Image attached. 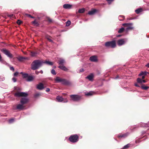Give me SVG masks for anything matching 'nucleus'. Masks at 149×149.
I'll use <instances>...</instances> for the list:
<instances>
[{
    "instance_id": "f257e3e1",
    "label": "nucleus",
    "mask_w": 149,
    "mask_h": 149,
    "mask_svg": "<svg viewBox=\"0 0 149 149\" xmlns=\"http://www.w3.org/2000/svg\"><path fill=\"white\" fill-rule=\"evenodd\" d=\"M28 95V94L27 93L24 92H18L15 93L14 94L15 96L16 97H24L22 98L20 100V103L23 105L26 104L29 101V99L26 97Z\"/></svg>"
},
{
    "instance_id": "f03ea898",
    "label": "nucleus",
    "mask_w": 149,
    "mask_h": 149,
    "mask_svg": "<svg viewBox=\"0 0 149 149\" xmlns=\"http://www.w3.org/2000/svg\"><path fill=\"white\" fill-rule=\"evenodd\" d=\"M43 64V61L40 60H36L32 63L31 69L33 70H37L41 67Z\"/></svg>"
},
{
    "instance_id": "7ed1b4c3",
    "label": "nucleus",
    "mask_w": 149,
    "mask_h": 149,
    "mask_svg": "<svg viewBox=\"0 0 149 149\" xmlns=\"http://www.w3.org/2000/svg\"><path fill=\"white\" fill-rule=\"evenodd\" d=\"M79 139V136L77 134L71 135L69 138V140L72 143H76L77 142Z\"/></svg>"
},
{
    "instance_id": "20e7f679",
    "label": "nucleus",
    "mask_w": 149,
    "mask_h": 149,
    "mask_svg": "<svg viewBox=\"0 0 149 149\" xmlns=\"http://www.w3.org/2000/svg\"><path fill=\"white\" fill-rule=\"evenodd\" d=\"M22 77L26 79V81L28 82L32 81L34 79L33 76L29 75L27 73L22 74Z\"/></svg>"
},
{
    "instance_id": "39448f33",
    "label": "nucleus",
    "mask_w": 149,
    "mask_h": 149,
    "mask_svg": "<svg viewBox=\"0 0 149 149\" xmlns=\"http://www.w3.org/2000/svg\"><path fill=\"white\" fill-rule=\"evenodd\" d=\"M105 45L106 47H110L112 48H114L116 46V42L114 40L106 42Z\"/></svg>"
},
{
    "instance_id": "423d86ee",
    "label": "nucleus",
    "mask_w": 149,
    "mask_h": 149,
    "mask_svg": "<svg viewBox=\"0 0 149 149\" xmlns=\"http://www.w3.org/2000/svg\"><path fill=\"white\" fill-rule=\"evenodd\" d=\"M127 41L128 39L127 38L119 39L117 42V45L119 46H121L124 45Z\"/></svg>"
},
{
    "instance_id": "0eeeda50",
    "label": "nucleus",
    "mask_w": 149,
    "mask_h": 149,
    "mask_svg": "<svg viewBox=\"0 0 149 149\" xmlns=\"http://www.w3.org/2000/svg\"><path fill=\"white\" fill-rule=\"evenodd\" d=\"M1 51L4 54L6 55L8 57L11 58L13 57L12 55L10 53V52L6 49H3Z\"/></svg>"
},
{
    "instance_id": "6e6552de",
    "label": "nucleus",
    "mask_w": 149,
    "mask_h": 149,
    "mask_svg": "<svg viewBox=\"0 0 149 149\" xmlns=\"http://www.w3.org/2000/svg\"><path fill=\"white\" fill-rule=\"evenodd\" d=\"M70 97L72 100L74 101H79L81 100V97L78 95H70Z\"/></svg>"
},
{
    "instance_id": "1a4fd4ad",
    "label": "nucleus",
    "mask_w": 149,
    "mask_h": 149,
    "mask_svg": "<svg viewBox=\"0 0 149 149\" xmlns=\"http://www.w3.org/2000/svg\"><path fill=\"white\" fill-rule=\"evenodd\" d=\"M130 132H127L124 134H120L117 136V137L119 138H125L129 135Z\"/></svg>"
},
{
    "instance_id": "9d476101",
    "label": "nucleus",
    "mask_w": 149,
    "mask_h": 149,
    "mask_svg": "<svg viewBox=\"0 0 149 149\" xmlns=\"http://www.w3.org/2000/svg\"><path fill=\"white\" fill-rule=\"evenodd\" d=\"M24 107L23 106V105L21 103V104H18L17 106L15 108H14L13 109L14 110L19 109L20 110H23L24 109Z\"/></svg>"
},
{
    "instance_id": "9b49d317",
    "label": "nucleus",
    "mask_w": 149,
    "mask_h": 149,
    "mask_svg": "<svg viewBox=\"0 0 149 149\" xmlns=\"http://www.w3.org/2000/svg\"><path fill=\"white\" fill-rule=\"evenodd\" d=\"M61 84L65 85H70L71 84V82L69 80L63 79Z\"/></svg>"
},
{
    "instance_id": "f8f14e48",
    "label": "nucleus",
    "mask_w": 149,
    "mask_h": 149,
    "mask_svg": "<svg viewBox=\"0 0 149 149\" xmlns=\"http://www.w3.org/2000/svg\"><path fill=\"white\" fill-rule=\"evenodd\" d=\"M89 60L92 62H97L98 61L97 56L95 55H93L91 56Z\"/></svg>"
},
{
    "instance_id": "ddd939ff",
    "label": "nucleus",
    "mask_w": 149,
    "mask_h": 149,
    "mask_svg": "<svg viewBox=\"0 0 149 149\" xmlns=\"http://www.w3.org/2000/svg\"><path fill=\"white\" fill-rule=\"evenodd\" d=\"M19 62H23L26 60H28L29 58L27 57L19 56L17 58Z\"/></svg>"
},
{
    "instance_id": "4468645a",
    "label": "nucleus",
    "mask_w": 149,
    "mask_h": 149,
    "mask_svg": "<svg viewBox=\"0 0 149 149\" xmlns=\"http://www.w3.org/2000/svg\"><path fill=\"white\" fill-rule=\"evenodd\" d=\"M36 88L38 90H41L44 89L45 87L42 83H40L37 86Z\"/></svg>"
},
{
    "instance_id": "2eb2a0df",
    "label": "nucleus",
    "mask_w": 149,
    "mask_h": 149,
    "mask_svg": "<svg viewBox=\"0 0 149 149\" xmlns=\"http://www.w3.org/2000/svg\"><path fill=\"white\" fill-rule=\"evenodd\" d=\"M94 75L93 73H91L90 75H88L86 78L88 79L90 81H93V80Z\"/></svg>"
},
{
    "instance_id": "dca6fc26",
    "label": "nucleus",
    "mask_w": 149,
    "mask_h": 149,
    "mask_svg": "<svg viewBox=\"0 0 149 149\" xmlns=\"http://www.w3.org/2000/svg\"><path fill=\"white\" fill-rule=\"evenodd\" d=\"M97 11V10L95 9H92L91 10L88 11V14L90 15H93L95 14Z\"/></svg>"
},
{
    "instance_id": "f3484780",
    "label": "nucleus",
    "mask_w": 149,
    "mask_h": 149,
    "mask_svg": "<svg viewBox=\"0 0 149 149\" xmlns=\"http://www.w3.org/2000/svg\"><path fill=\"white\" fill-rule=\"evenodd\" d=\"M148 124L143 123H141L138 125H137V127H148Z\"/></svg>"
},
{
    "instance_id": "a211bd4d",
    "label": "nucleus",
    "mask_w": 149,
    "mask_h": 149,
    "mask_svg": "<svg viewBox=\"0 0 149 149\" xmlns=\"http://www.w3.org/2000/svg\"><path fill=\"white\" fill-rule=\"evenodd\" d=\"M65 63V59L63 58H60L59 61L58 62V63L60 65H64V64Z\"/></svg>"
},
{
    "instance_id": "6ab92c4d",
    "label": "nucleus",
    "mask_w": 149,
    "mask_h": 149,
    "mask_svg": "<svg viewBox=\"0 0 149 149\" xmlns=\"http://www.w3.org/2000/svg\"><path fill=\"white\" fill-rule=\"evenodd\" d=\"M58 67L61 69L65 71H67L68 70V69L64 65H59L58 66Z\"/></svg>"
},
{
    "instance_id": "aec40b11",
    "label": "nucleus",
    "mask_w": 149,
    "mask_h": 149,
    "mask_svg": "<svg viewBox=\"0 0 149 149\" xmlns=\"http://www.w3.org/2000/svg\"><path fill=\"white\" fill-rule=\"evenodd\" d=\"M137 83L142 84L143 83H145L146 82V81L144 80H143L139 78H138L137 79Z\"/></svg>"
},
{
    "instance_id": "412c9836",
    "label": "nucleus",
    "mask_w": 149,
    "mask_h": 149,
    "mask_svg": "<svg viewBox=\"0 0 149 149\" xmlns=\"http://www.w3.org/2000/svg\"><path fill=\"white\" fill-rule=\"evenodd\" d=\"M72 5L69 4H65L63 5V7L66 9H69L71 8Z\"/></svg>"
},
{
    "instance_id": "4be33fe9",
    "label": "nucleus",
    "mask_w": 149,
    "mask_h": 149,
    "mask_svg": "<svg viewBox=\"0 0 149 149\" xmlns=\"http://www.w3.org/2000/svg\"><path fill=\"white\" fill-rule=\"evenodd\" d=\"M63 79L59 77H56L55 80L56 83H61Z\"/></svg>"
},
{
    "instance_id": "5701e85b",
    "label": "nucleus",
    "mask_w": 149,
    "mask_h": 149,
    "mask_svg": "<svg viewBox=\"0 0 149 149\" xmlns=\"http://www.w3.org/2000/svg\"><path fill=\"white\" fill-rule=\"evenodd\" d=\"M95 93V92L93 91H91L85 93V95L87 96H90L92 95Z\"/></svg>"
},
{
    "instance_id": "b1692460",
    "label": "nucleus",
    "mask_w": 149,
    "mask_h": 149,
    "mask_svg": "<svg viewBox=\"0 0 149 149\" xmlns=\"http://www.w3.org/2000/svg\"><path fill=\"white\" fill-rule=\"evenodd\" d=\"M123 26H126L127 27L131 26L133 25V24L132 23H125L122 24Z\"/></svg>"
},
{
    "instance_id": "393cba45",
    "label": "nucleus",
    "mask_w": 149,
    "mask_h": 149,
    "mask_svg": "<svg viewBox=\"0 0 149 149\" xmlns=\"http://www.w3.org/2000/svg\"><path fill=\"white\" fill-rule=\"evenodd\" d=\"M56 99L58 102H62L63 100V97L59 96L56 97Z\"/></svg>"
},
{
    "instance_id": "a878e982",
    "label": "nucleus",
    "mask_w": 149,
    "mask_h": 149,
    "mask_svg": "<svg viewBox=\"0 0 149 149\" xmlns=\"http://www.w3.org/2000/svg\"><path fill=\"white\" fill-rule=\"evenodd\" d=\"M148 73V72L146 71H141L140 74H139V76H141L142 75L146 76L147 75V74Z\"/></svg>"
},
{
    "instance_id": "bb28decb",
    "label": "nucleus",
    "mask_w": 149,
    "mask_h": 149,
    "mask_svg": "<svg viewBox=\"0 0 149 149\" xmlns=\"http://www.w3.org/2000/svg\"><path fill=\"white\" fill-rule=\"evenodd\" d=\"M134 29V27L133 26H129L128 27H127L125 29V31H126V32H127L130 30H133V29Z\"/></svg>"
},
{
    "instance_id": "cd10ccee",
    "label": "nucleus",
    "mask_w": 149,
    "mask_h": 149,
    "mask_svg": "<svg viewBox=\"0 0 149 149\" xmlns=\"http://www.w3.org/2000/svg\"><path fill=\"white\" fill-rule=\"evenodd\" d=\"M44 63H45L47 65H52L53 64V62L47 61H43V64Z\"/></svg>"
},
{
    "instance_id": "c85d7f7f",
    "label": "nucleus",
    "mask_w": 149,
    "mask_h": 149,
    "mask_svg": "<svg viewBox=\"0 0 149 149\" xmlns=\"http://www.w3.org/2000/svg\"><path fill=\"white\" fill-rule=\"evenodd\" d=\"M143 10V9L142 8H138L135 10V12L137 14H139L140 13L142 12Z\"/></svg>"
},
{
    "instance_id": "c756f323",
    "label": "nucleus",
    "mask_w": 149,
    "mask_h": 149,
    "mask_svg": "<svg viewBox=\"0 0 149 149\" xmlns=\"http://www.w3.org/2000/svg\"><path fill=\"white\" fill-rule=\"evenodd\" d=\"M130 144H127L124 146L121 149H127L130 147Z\"/></svg>"
},
{
    "instance_id": "7c9ffc66",
    "label": "nucleus",
    "mask_w": 149,
    "mask_h": 149,
    "mask_svg": "<svg viewBox=\"0 0 149 149\" xmlns=\"http://www.w3.org/2000/svg\"><path fill=\"white\" fill-rule=\"evenodd\" d=\"M125 17L124 16L122 15H119L118 16V18L120 21H122L124 20V19Z\"/></svg>"
},
{
    "instance_id": "2f4dec72",
    "label": "nucleus",
    "mask_w": 149,
    "mask_h": 149,
    "mask_svg": "<svg viewBox=\"0 0 149 149\" xmlns=\"http://www.w3.org/2000/svg\"><path fill=\"white\" fill-rule=\"evenodd\" d=\"M125 30L124 28L123 27H122L121 28L119 29L118 32L119 33H121L123 32Z\"/></svg>"
},
{
    "instance_id": "473e14b6",
    "label": "nucleus",
    "mask_w": 149,
    "mask_h": 149,
    "mask_svg": "<svg viewBox=\"0 0 149 149\" xmlns=\"http://www.w3.org/2000/svg\"><path fill=\"white\" fill-rule=\"evenodd\" d=\"M85 11V9L84 8L81 9H79L78 10V12L79 13H84Z\"/></svg>"
},
{
    "instance_id": "72a5a7b5",
    "label": "nucleus",
    "mask_w": 149,
    "mask_h": 149,
    "mask_svg": "<svg viewBox=\"0 0 149 149\" xmlns=\"http://www.w3.org/2000/svg\"><path fill=\"white\" fill-rule=\"evenodd\" d=\"M51 38V37L49 36L48 35L46 36V38L47 39V40L52 43L54 42L53 41L50 39Z\"/></svg>"
},
{
    "instance_id": "f704fd0d",
    "label": "nucleus",
    "mask_w": 149,
    "mask_h": 149,
    "mask_svg": "<svg viewBox=\"0 0 149 149\" xmlns=\"http://www.w3.org/2000/svg\"><path fill=\"white\" fill-rule=\"evenodd\" d=\"M32 23L34 24V25L36 26H38L39 25V23L36 21V19L34 20L32 22Z\"/></svg>"
},
{
    "instance_id": "c9c22d12",
    "label": "nucleus",
    "mask_w": 149,
    "mask_h": 149,
    "mask_svg": "<svg viewBox=\"0 0 149 149\" xmlns=\"http://www.w3.org/2000/svg\"><path fill=\"white\" fill-rule=\"evenodd\" d=\"M141 89L145 90H147L149 88V87L148 86H145L144 85H143L141 86Z\"/></svg>"
},
{
    "instance_id": "e433bc0d",
    "label": "nucleus",
    "mask_w": 149,
    "mask_h": 149,
    "mask_svg": "<svg viewBox=\"0 0 149 149\" xmlns=\"http://www.w3.org/2000/svg\"><path fill=\"white\" fill-rule=\"evenodd\" d=\"M31 56L33 57L36 56L38 54L36 52H31Z\"/></svg>"
},
{
    "instance_id": "4c0bfd02",
    "label": "nucleus",
    "mask_w": 149,
    "mask_h": 149,
    "mask_svg": "<svg viewBox=\"0 0 149 149\" xmlns=\"http://www.w3.org/2000/svg\"><path fill=\"white\" fill-rule=\"evenodd\" d=\"M137 125H136L135 127H133L132 129H131L129 127V129H130V130H131L132 132H133L134 131L135 129L136 128H138V127H137Z\"/></svg>"
},
{
    "instance_id": "58836bf2",
    "label": "nucleus",
    "mask_w": 149,
    "mask_h": 149,
    "mask_svg": "<svg viewBox=\"0 0 149 149\" xmlns=\"http://www.w3.org/2000/svg\"><path fill=\"white\" fill-rule=\"evenodd\" d=\"M1 62L2 63H3L8 66H10V65L8 63L6 62L5 61H3L2 60L1 61Z\"/></svg>"
},
{
    "instance_id": "ea45409f",
    "label": "nucleus",
    "mask_w": 149,
    "mask_h": 149,
    "mask_svg": "<svg viewBox=\"0 0 149 149\" xmlns=\"http://www.w3.org/2000/svg\"><path fill=\"white\" fill-rule=\"evenodd\" d=\"M109 5H110L114 0H106Z\"/></svg>"
},
{
    "instance_id": "a19ab883",
    "label": "nucleus",
    "mask_w": 149,
    "mask_h": 149,
    "mask_svg": "<svg viewBox=\"0 0 149 149\" xmlns=\"http://www.w3.org/2000/svg\"><path fill=\"white\" fill-rule=\"evenodd\" d=\"M71 22L70 20H68L66 22V26H69L71 24Z\"/></svg>"
},
{
    "instance_id": "79ce46f5",
    "label": "nucleus",
    "mask_w": 149,
    "mask_h": 149,
    "mask_svg": "<svg viewBox=\"0 0 149 149\" xmlns=\"http://www.w3.org/2000/svg\"><path fill=\"white\" fill-rule=\"evenodd\" d=\"M14 121V119L13 118H11L9 119L8 120V123H9L11 124L13 123Z\"/></svg>"
},
{
    "instance_id": "37998d69",
    "label": "nucleus",
    "mask_w": 149,
    "mask_h": 149,
    "mask_svg": "<svg viewBox=\"0 0 149 149\" xmlns=\"http://www.w3.org/2000/svg\"><path fill=\"white\" fill-rule=\"evenodd\" d=\"M5 79V78L3 75H1L0 76V81H2Z\"/></svg>"
},
{
    "instance_id": "c03bdc74",
    "label": "nucleus",
    "mask_w": 149,
    "mask_h": 149,
    "mask_svg": "<svg viewBox=\"0 0 149 149\" xmlns=\"http://www.w3.org/2000/svg\"><path fill=\"white\" fill-rule=\"evenodd\" d=\"M51 73L54 75H55L56 74V73L55 72V70L54 69H52L51 70Z\"/></svg>"
},
{
    "instance_id": "a18cd8bd",
    "label": "nucleus",
    "mask_w": 149,
    "mask_h": 149,
    "mask_svg": "<svg viewBox=\"0 0 149 149\" xmlns=\"http://www.w3.org/2000/svg\"><path fill=\"white\" fill-rule=\"evenodd\" d=\"M25 15L26 16H28V17H30V18H35L34 17L31 16V15L28 14H27V13L25 14Z\"/></svg>"
},
{
    "instance_id": "49530a36",
    "label": "nucleus",
    "mask_w": 149,
    "mask_h": 149,
    "mask_svg": "<svg viewBox=\"0 0 149 149\" xmlns=\"http://www.w3.org/2000/svg\"><path fill=\"white\" fill-rule=\"evenodd\" d=\"M17 23L18 24L20 25L22 23V22L19 19H18L17 22Z\"/></svg>"
},
{
    "instance_id": "de8ad7c7",
    "label": "nucleus",
    "mask_w": 149,
    "mask_h": 149,
    "mask_svg": "<svg viewBox=\"0 0 149 149\" xmlns=\"http://www.w3.org/2000/svg\"><path fill=\"white\" fill-rule=\"evenodd\" d=\"M40 95V94L39 93H36V94H35L34 95V97L37 98Z\"/></svg>"
},
{
    "instance_id": "09e8293b",
    "label": "nucleus",
    "mask_w": 149,
    "mask_h": 149,
    "mask_svg": "<svg viewBox=\"0 0 149 149\" xmlns=\"http://www.w3.org/2000/svg\"><path fill=\"white\" fill-rule=\"evenodd\" d=\"M10 70L13 71V72L14 71L15 69L13 66H10Z\"/></svg>"
},
{
    "instance_id": "8fccbe9b",
    "label": "nucleus",
    "mask_w": 149,
    "mask_h": 149,
    "mask_svg": "<svg viewBox=\"0 0 149 149\" xmlns=\"http://www.w3.org/2000/svg\"><path fill=\"white\" fill-rule=\"evenodd\" d=\"M84 71V69L83 68H82L80 69L79 72H77L81 73V72H83Z\"/></svg>"
},
{
    "instance_id": "3c124183",
    "label": "nucleus",
    "mask_w": 149,
    "mask_h": 149,
    "mask_svg": "<svg viewBox=\"0 0 149 149\" xmlns=\"http://www.w3.org/2000/svg\"><path fill=\"white\" fill-rule=\"evenodd\" d=\"M121 78H120V77L118 75H117L114 78V79H120Z\"/></svg>"
},
{
    "instance_id": "603ef678",
    "label": "nucleus",
    "mask_w": 149,
    "mask_h": 149,
    "mask_svg": "<svg viewBox=\"0 0 149 149\" xmlns=\"http://www.w3.org/2000/svg\"><path fill=\"white\" fill-rule=\"evenodd\" d=\"M147 132V131H143L141 132V135H143L145 134Z\"/></svg>"
},
{
    "instance_id": "864d4df0",
    "label": "nucleus",
    "mask_w": 149,
    "mask_h": 149,
    "mask_svg": "<svg viewBox=\"0 0 149 149\" xmlns=\"http://www.w3.org/2000/svg\"><path fill=\"white\" fill-rule=\"evenodd\" d=\"M18 72H16L14 73V76H17V75H18Z\"/></svg>"
},
{
    "instance_id": "5fc2aeb1",
    "label": "nucleus",
    "mask_w": 149,
    "mask_h": 149,
    "mask_svg": "<svg viewBox=\"0 0 149 149\" xmlns=\"http://www.w3.org/2000/svg\"><path fill=\"white\" fill-rule=\"evenodd\" d=\"M12 80L13 81V82H15L16 81V79L14 77H13L12 78Z\"/></svg>"
},
{
    "instance_id": "6e6d98bb",
    "label": "nucleus",
    "mask_w": 149,
    "mask_h": 149,
    "mask_svg": "<svg viewBox=\"0 0 149 149\" xmlns=\"http://www.w3.org/2000/svg\"><path fill=\"white\" fill-rule=\"evenodd\" d=\"M134 85H135V86H136L137 87H140V86L139 85H138V84L137 83H135L134 84Z\"/></svg>"
},
{
    "instance_id": "4d7b16f0",
    "label": "nucleus",
    "mask_w": 149,
    "mask_h": 149,
    "mask_svg": "<svg viewBox=\"0 0 149 149\" xmlns=\"http://www.w3.org/2000/svg\"><path fill=\"white\" fill-rule=\"evenodd\" d=\"M48 20L49 21V22H51L52 21V19H51L50 18H48Z\"/></svg>"
},
{
    "instance_id": "13d9d810",
    "label": "nucleus",
    "mask_w": 149,
    "mask_h": 149,
    "mask_svg": "<svg viewBox=\"0 0 149 149\" xmlns=\"http://www.w3.org/2000/svg\"><path fill=\"white\" fill-rule=\"evenodd\" d=\"M50 91V89L49 88H46V91L47 92H49Z\"/></svg>"
},
{
    "instance_id": "bf43d9fd",
    "label": "nucleus",
    "mask_w": 149,
    "mask_h": 149,
    "mask_svg": "<svg viewBox=\"0 0 149 149\" xmlns=\"http://www.w3.org/2000/svg\"><path fill=\"white\" fill-rule=\"evenodd\" d=\"M39 73V71H35V73L37 75Z\"/></svg>"
},
{
    "instance_id": "052dcab7",
    "label": "nucleus",
    "mask_w": 149,
    "mask_h": 149,
    "mask_svg": "<svg viewBox=\"0 0 149 149\" xmlns=\"http://www.w3.org/2000/svg\"><path fill=\"white\" fill-rule=\"evenodd\" d=\"M146 67H147L148 68H149V63H147L146 65Z\"/></svg>"
},
{
    "instance_id": "680f3d73",
    "label": "nucleus",
    "mask_w": 149,
    "mask_h": 149,
    "mask_svg": "<svg viewBox=\"0 0 149 149\" xmlns=\"http://www.w3.org/2000/svg\"><path fill=\"white\" fill-rule=\"evenodd\" d=\"M39 73H40L41 74H42L43 73V71L42 70H41L39 71Z\"/></svg>"
},
{
    "instance_id": "e2e57ef3",
    "label": "nucleus",
    "mask_w": 149,
    "mask_h": 149,
    "mask_svg": "<svg viewBox=\"0 0 149 149\" xmlns=\"http://www.w3.org/2000/svg\"><path fill=\"white\" fill-rule=\"evenodd\" d=\"M141 76H142V79H144L145 78V76L142 75Z\"/></svg>"
},
{
    "instance_id": "0e129e2a",
    "label": "nucleus",
    "mask_w": 149,
    "mask_h": 149,
    "mask_svg": "<svg viewBox=\"0 0 149 149\" xmlns=\"http://www.w3.org/2000/svg\"><path fill=\"white\" fill-rule=\"evenodd\" d=\"M122 35H118L116 36L117 37H120Z\"/></svg>"
},
{
    "instance_id": "69168bd1",
    "label": "nucleus",
    "mask_w": 149,
    "mask_h": 149,
    "mask_svg": "<svg viewBox=\"0 0 149 149\" xmlns=\"http://www.w3.org/2000/svg\"><path fill=\"white\" fill-rule=\"evenodd\" d=\"M13 16V14H11V15H9V16L10 17H12Z\"/></svg>"
},
{
    "instance_id": "338daca9",
    "label": "nucleus",
    "mask_w": 149,
    "mask_h": 149,
    "mask_svg": "<svg viewBox=\"0 0 149 149\" xmlns=\"http://www.w3.org/2000/svg\"><path fill=\"white\" fill-rule=\"evenodd\" d=\"M147 124H148V127H149V121Z\"/></svg>"
},
{
    "instance_id": "774afa93",
    "label": "nucleus",
    "mask_w": 149,
    "mask_h": 149,
    "mask_svg": "<svg viewBox=\"0 0 149 149\" xmlns=\"http://www.w3.org/2000/svg\"><path fill=\"white\" fill-rule=\"evenodd\" d=\"M53 68H56V66H54L53 67Z\"/></svg>"
}]
</instances>
